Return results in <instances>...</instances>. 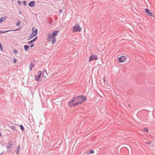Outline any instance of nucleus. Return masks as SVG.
<instances>
[{
    "instance_id": "f704fd0d",
    "label": "nucleus",
    "mask_w": 155,
    "mask_h": 155,
    "mask_svg": "<svg viewBox=\"0 0 155 155\" xmlns=\"http://www.w3.org/2000/svg\"><path fill=\"white\" fill-rule=\"evenodd\" d=\"M103 81H104V82H105V81H106V79H105V78H103Z\"/></svg>"
},
{
    "instance_id": "b1692460",
    "label": "nucleus",
    "mask_w": 155,
    "mask_h": 155,
    "mask_svg": "<svg viewBox=\"0 0 155 155\" xmlns=\"http://www.w3.org/2000/svg\"><path fill=\"white\" fill-rule=\"evenodd\" d=\"M143 130L146 132H148L149 131L148 129L147 128H144Z\"/></svg>"
},
{
    "instance_id": "f3484780",
    "label": "nucleus",
    "mask_w": 155,
    "mask_h": 155,
    "mask_svg": "<svg viewBox=\"0 0 155 155\" xmlns=\"http://www.w3.org/2000/svg\"><path fill=\"white\" fill-rule=\"evenodd\" d=\"M6 20V18L5 17H2L0 18V23L2 22L3 21H5Z\"/></svg>"
},
{
    "instance_id": "f257e3e1",
    "label": "nucleus",
    "mask_w": 155,
    "mask_h": 155,
    "mask_svg": "<svg viewBox=\"0 0 155 155\" xmlns=\"http://www.w3.org/2000/svg\"><path fill=\"white\" fill-rule=\"evenodd\" d=\"M38 29H36L30 35V36L28 38V40H29L32 38L36 35L37 34Z\"/></svg>"
},
{
    "instance_id": "6e6552de",
    "label": "nucleus",
    "mask_w": 155,
    "mask_h": 155,
    "mask_svg": "<svg viewBox=\"0 0 155 155\" xmlns=\"http://www.w3.org/2000/svg\"><path fill=\"white\" fill-rule=\"evenodd\" d=\"M81 100H80L79 101H78L79 104H81L83 103H84L85 101H87V98L85 96H83V98H81Z\"/></svg>"
},
{
    "instance_id": "7ed1b4c3",
    "label": "nucleus",
    "mask_w": 155,
    "mask_h": 155,
    "mask_svg": "<svg viewBox=\"0 0 155 155\" xmlns=\"http://www.w3.org/2000/svg\"><path fill=\"white\" fill-rule=\"evenodd\" d=\"M74 31H81V28L80 27L79 25H76L73 27Z\"/></svg>"
},
{
    "instance_id": "c85d7f7f",
    "label": "nucleus",
    "mask_w": 155,
    "mask_h": 155,
    "mask_svg": "<svg viewBox=\"0 0 155 155\" xmlns=\"http://www.w3.org/2000/svg\"><path fill=\"white\" fill-rule=\"evenodd\" d=\"M23 5H26V4H27V3H26V2L25 1H23Z\"/></svg>"
},
{
    "instance_id": "a211bd4d",
    "label": "nucleus",
    "mask_w": 155,
    "mask_h": 155,
    "mask_svg": "<svg viewBox=\"0 0 155 155\" xmlns=\"http://www.w3.org/2000/svg\"><path fill=\"white\" fill-rule=\"evenodd\" d=\"M56 39L55 38V37H53L52 38V44H54L56 42Z\"/></svg>"
},
{
    "instance_id": "c756f323",
    "label": "nucleus",
    "mask_w": 155,
    "mask_h": 155,
    "mask_svg": "<svg viewBox=\"0 0 155 155\" xmlns=\"http://www.w3.org/2000/svg\"><path fill=\"white\" fill-rule=\"evenodd\" d=\"M13 61L14 63L15 64L17 63V60L15 58L13 59Z\"/></svg>"
},
{
    "instance_id": "c9c22d12",
    "label": "nucleus",
    "mask_w": 155,
    "mask_h": 155,
    "mask_svg": "<svg viewBox=\"0 0 155 155\" xmlns=\"http://www.w3.org/2000/svg\"><path fill=\"white\" fill-rule=\"evenodd\" d=\"M34 27H33V28L32 29V31H33V30L34 29Z\"/></svg>"
},
{
    "instance_id": "bb28decb",
    "label": "nucleus",
    "mask_w": 155,
    "mask_h": 155,
    "mask_svg": "<svg viewBox=\"0 0 155 155\" xmlns=\"http://www.w3.org/2000/svg\"><path fill=\"white\" fill-rule=\"evenodd\" d=\"M94 150H91L90 151V152L89 153H87V154H88L89 153H94Z\"/></svg>"
},
{
    "instance_id": "ddd939ff",
    "label": "nucleus",
    "mask_w": 155,
    "mask_h": 155,
    "mask_svg": "<svg viewBox=\"0 0 155 155\" xmlns=\"http://www.w3.org/2000/svg\"><path fill=\"white\" fill-rule=\"evenodd\" d=\"M38 39V36L35 37L34 38H33L32 40H31L30 41L28 42V44H31L33 43L35 41H36Z\"/></svg>"
},
{
    "instance_id": "a878e982",
    "label": "nucleus",
    "mask_w": 155,
    "mask_h": 155,
    "mask_svg": "<svg viewBox=\"0 0 155 155\" xmlns=\"http://www.w3.org/2000/svg\"><path fill=\"white\" fill-rule=\"evenodd\" d=\"M19 29H20V28H18L14 30H10V31H16L18 30Z\"/></svg>"
},
{
    "instance_id": "6ab92c4d",
    "label": "nucleus",
    "mask_w": 155,
    "mask_h": 155,
    "mask_svg": "<svg viewBox=\"0 0 155 155\" xmlns=\"http://www.w3.org/2000/svg\"><path fill=\"white\" fill-rule=\"evenodd\" d=\"M20 147V146H19L18 147H17V150H16V154H17V155H18L19 154V147Z\"/></svg>"
},
{
    "instance_id": "393cba45",
    "label": "nucleus",
    "mask_w": 155,
    "mask_h": 155,
    "mask_svg": "<svg viewBox=\"0 0 155 155\" xmlns=\"http://www.w3.org/2000/svg\"><path fill=\"white\" fill-rule=\"evenodd\" d=\"M20 21H19L16 23V25L17 26H18L20 25Z\"/></svg>"
},
{
    "instance_id": "7c9ffc66",
    "label": "nucleus",
    "mask_w": 155,
    "mask_h": 155,
    "mask_svg": "<svg viewBox=\"0 0 155 155\" xmlns=\"http://www.w3.org/2000/svg\"><path fill=\"white\" fill-rule=\"evenodd\" d=\"M34 45L33 44H31L30 45V47L32 48L34 46Z\"/></svg>"
},
{
    "instance_id": "2f4dec72",
    "label": "nucleus",
    "mask_w": 155,
    "mask_h": 155,
    "mask_svg": "<svg viewBox=\"0 0 155 155\" xmlns=\"http://www.w3.org/2000/svg\"><path fill=\"white\" fill-rule=\"evenodd\" d=\"M63 12V11L62 9H60L59 10V13H61Z\"/></svg>"
},
{
    "instance_id": "aec40b11",
    "label": "nucleus",
    "mask_w": 155,
    "mask_h": 155,
    "mask_svg": "<svg viewBox=\"0 0 155 155\" xmlns=\"http://www.w3.org/2000/svg\"><path fill=\"white\" fill-rule=\"evenodd\" d=\"M19 127L21 131L24 130V128L23 125L21 124L19 125Z\"/></svg>"
},
{
    "instance_id": "412c9836",
    "label": "nucleus",
    "mask_w": 155,
    "mask_h": 155,
    "mask_svg": "<svg viewBox=\"0 0 155 155\" xmlns=\"http://www.w3.org/2000/svg\"><path fill=\"white\" fill-rule=\"evenodd\" d=\"M9 127H11V129L13 130H16V128L14 126H12V125H11V126H9Z\"/></svg>"
},
{
    "instance_id": "0eeeda50",
    "label": "nucleus",
    "mask_w": 155,
    "mask_h": 155,
    "mask_svg": "<svg viewBox=\"0 0 155 155\" xmlns=\"http://www.w3.org/2000/svg\"><path fill=\"white\" fill-rule=\"evenodd\" d=\"M38 75L37 76H35V80L36 81H38L40 78L41 74V71H39L37 73Z\"/></svg>"
},
{
    "instance_id": "2eb2a0df",
    "label": "nucleus",
    "mask_w": 155,
    "mask_h": 155,
    "mask_svg": "<svg viewBox=\"0 0 155 155\" xmlns=\"http://www.w3.org/2000/svg\"><path fill=\"white\" fill-rule=\"evenodd\" d=\"M34 66L35 65L31 62L29 66V69L30 71H31L32 70V68L34 67Z\"/></svg>"
},
{
    "instance_id": "4468645a",
    "label": "nucleus",
    "mask_w": 155,
    "mask_h": 155,
    "mask_svg": "<svg viewBox=\"0 0 155 155\" xmlns=\"http://www.w3.org/2000/svg\"><path fill=\"white\" fill-rule=\"evenodd\" d=\"M74 101H72V100L71 101H69L68 102V105L71 107L72 106H74L73 105L74 104Z\"/></svg>"
},
{
    "instance_id": "5701e85b",
    "label": "nucleus",
    "mask_w": 155,
    "mask_h": 155,
    "mask_svg": "<svg viewBox=\"0 0 155 155\" xmlns=\"http://www.w3.org/2000/svg\"><path fill=\"white\" fill-rule=\"evenodd\" d=\"M13 52L15 54H17L18 53V51L16 49H15L13 50Z\"/></svg>"
},
{
    "instance_id": "e433bc0d",
    "label": "nucleus",
    "mask_w": 155,
    "mask_h": 155,
    "mask_svg": "<svg viewBox=\"0 0 155 155\" xmlns=\"http://www.w3.org/2000/svg\"><path fill=\"white\" fill-rule=\"evenodd\" d=\"M44 71L45 72H46V73H47L46 70H44Z\"/></svg>"
},
{
    "instance_id": "423d86ee",
    "label": "nucleus",
    "mask_w": 155,
    "mask_h": 155,
    "mask_svg": "<svg viewBox=\"0 0 155 155\" xmlns=\"http://www.w3.org/2000/svg\"><path fill=\"white\" fill-rule=\"evenodd\" d=\"M97 59L98 58L97 55H91L89 57V62H90L94 60H97Z\"/></svg>"
},
{
    "instance_id": "f03ea898",
    "label": "nucleus",
    "mask_w": 155,
    "mask_h": 155,
    "mask_svg": "<svg viewBox=\"0 0 155 155\" xmlns=\"http://www.w3.org/2000/svg\"><path fill=\"white\" fill-rule=\"evenodd\" d=\"M13 143L12 140H10L8 141V144L6 146V148L7 149V152L9 151V149H10L13 146Z\"/></svg>"
},
{
    "instance_id": "473e14b6",
    "label": "nucleus",
    "mask_w": 155,
    "mask_h": 155,
    "mask_svg": "<svg viewBox=\"0 0 155 155\" xmlns=\"http://www.w3.org/2000/svg\"><path fill=\"white\" fill-rule=\"evenodd\" d=\"M151 142L150 141L147 142L146 143V144H151Z\"/></svg>"
},
{
    "instance_id": "72a5a7b5",
    "label": "nucleus",
    "mask_w": 155,
    "mask_h": 155,
    "mask_svg": "<svg viewBox=\"0 0 155 155\" xmlns=\"http://www.w3.org/2000/svg\"><path fill=\"white\" fill-rule=\"evenodd\" d=\"M18 3L20 5L21 4V1H18Z\"/></svg>"
},
{
    "instance_id": "4be33fe9",
    "label": "nucleus",
    "mask_w": 155,
    "mask_h": 155,
    "mask_svg": "<svg viewBox=\"0 0 155 155\" xmlns=\"http://www.w3.org/2000/svg\"><path fill=\"white\" fill-rule=\"evenodd\" d=\"M9 31H10V30H8V31H0V33L3 34V33H6V32H9Z\"/></svg>"
},
{
    "instance_id": "39448f33",
    "label": "nucleus",
    "mask_w": 155,
    "mask_h": 155,
    "mask_svg": "<svg viewBox=\"0 0 155 155\" xmlns=\"http://www.w3.org/2000/svg\"><path fill=\"white\" fill-rule=\"evenodd\" d=\"M127 57L125 56H122L119 57L118 58V61L120 62H123L126 61Z\"/></svg>"
},
{
    "instance_id": "dca6fc26",
    "label": "nucleus",
    "mask_w": 155,
    "mask_h": 155,
    "mask_svg": "<svg viewBox=\"0 0 155 155\" xmlns=\"http://www.w3.org/2000/svg\"><path fill=\"white\" fill-rule=\"evenodd\" d=\"M24 48L25 50L27 51L29 49V46L28 45H25L24 46Z\"/></svg>"
},
{
    "instance_id": "9b49d317",
    "label": "nucleus",
    "mask_w": 155,
    "mask_h": 155,
    "mask_svg": "<svg viewBox=\"0 0 155 155\" xmlns=\"http://www.w3.org/2000/svg\"><path fill=\"white\" fill-rule=\"evenodd\" d=\"M35 2L34 1H31L28 3V5L31 7H34L35 6Z\"/></svg>"
},
{
    "instance_id": "20e7f679",
    "label": "nucleus",
    "mask_w": 155,
    "mask_h": 155,
    "mask_svg": "<svg viewBox=\"0 0 155 155\" xmlns=\"http://www.w3.org/2000/svg\"><path fill=\"white\" fill-rule=\"evenodd\" d=\"M84 96L83 95H79L77 96H74L72 99V101H79Z\"/></svg>"
},
{
    "instance_id": "1a4fd4ad",
    "label": "nucleus",
    "mask_w": 155,
    "mask_h": 155,
    "mask_svg": "<svg viewBox=\"0 0 155 155\" xmlns=\"http://www.w3.org/2000/svg\"><path fill=\"white\" fill-rule=\"evenodd\" d=\"M144 10L146 13L147 15L150 16H153L152 13L150 12L149 10L148 9L145 8Z\"/></svg>"
},
{
    "instance_id": "f8f14e48",
    "label": "nucleus",
    "mask_w": 155,
    "mask_h": 155,
    "mask_svg": "<svg viewBox=\"0 0 155 155\" xmlns=\"http://www.w3.org/2000/svg\"><path fill=\"white\" fill-rule=\"evenodd\" d=\"M58 31H59L58 30L54 31L51 34L52 35V36H53V37H55V36L57 35Z\"/></svg>"
},
{
    "instance_id": "4c0bfd02",
    "label": "nucleus",
    "mask_w": 155,
    "mask_h": 155,
    "mask_svg": "<svg viewBox=\"0 0 155 155\" xmlns=\"http://www.w3.org/2000/svg\"><path fill=\"white\" fill-rule=\"evenodd\" d=\"M3 153V152H2L1 154H0V155H1V154H2V153Z\"/></svg>"
},
{
    "instance_id": "9d476101",
    "label": "nucleus",
    "mask_w": 155,
    "mask_h": 155,
    "mask_svg": "<svg viewBox=\"0 0 155 155\" xmlns=\"http://www.w3.org/2000/svg\"><path fill=\"white\" fill-rule=\"evenodd\" d=\"M48 37L47 38V40L48 41H51L52 38L53 37V36H52V35L50 34H47Z\"/></svg>"
},
{
    "instance_id": "cd10ccee",
    "label": "nucleus",
    "mask_w": 155,
    "mask_h": 155,
    "mask_svg": "<svg viewBox=\"0 0 155 155\" xmlns=\"http://www.w3.org/2000/svg\"><path fill=\"white\" fill-rule=\"evenodd\" d=\"M79 104V103H78V102H77L76 103H75L73 105V106H75L77 105H78Z\"/></svg>"
}]
</instances>
